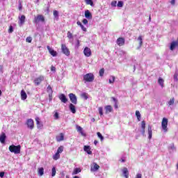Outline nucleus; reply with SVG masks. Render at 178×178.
I'll return each mask as SVG.
<instances>
[{"label":"nucleus","mask_w":178,"mask_h":178,"mask_svg":"<svg viewBox=\"0 0 178 178\" xmlns=\"http://www.w3.org/2000/svg\"><path fill=\"white\" fill-rule=\"evenodd\" d=\"M117 6H118V8H123V1H118Z\"/></svg>","instance_id":"49530a36"},{"label":"nucleus","mask_w":178,"mask_h":178,"mask_svg":"<svg viewBox=\"0 0 178 178\" xmlns=\"http://www.w3.org/2000/svg\"><path fill=\"white\" fill-rule=\"evenodd\" d=\"M52 94L53 93H49V101H52Z\"/></svg>","instance_id":"13d9d810"},{"label":"nucleus","mask_w":178,"mask_h":178,"mask_svg":"<svg viewBox=\"0 0 178 178\" xmlns=\"http://www.w3.org/2000/svg\"><path fill=\"white\" fill-rule=\"evenodd\" d=\"M21 99H22V101L27 99V94L24 90H21Z\"/></svg>","instance_id":"a211bd4d"},{"label":"nucleus","mask_w":178,"mask_h":178,"mask_svg":"<svg viewBox=\"0 0 178 178\" xmlns=\"http://www.w3.org/2000/svg\"><path fill=\"white\" fill-rule=\"evenodd\" d=\"M58 98L60 99V101H61V102H63V104H66V102H67V98L66 97V95H65V94L62 93L58 96Z\"/></svg>","instance_id":"6e6552de"},{"label":"nucleus","mask_w":178,"mask_h":178,"mask_svg":"<svg viewBox=\"0 0 178 178\" xmlns=\"http://www.w3.org/2000/svg\"><path fill=\"white\" fill-rule=\"evenodd\" d=\"M97 134L99 138H100L101 141H102L104 140V136H102V134H101V133L99 132H97Z\"/></svg>","instance_id":"c03bdc74"},{"label":"nucleus","mask_w":178,"mask_h":178,"mask_svg":"<svg viewBox=\"0 0 178 178\" xmlns=\"http://www.w3.org/2000/svg\"><path fill=\"white\" fill-rule=\"evenodd\" d=\"M105 109V113H111V112H113V108L111 105L106 106L104 107Z\"/></svg>","instance_id":"9b49d317"},{"label":"nucleus","mask_w":178,"mask_h":178,"mask_svg":"<svg viewBox=\"0 0 178 178\" xmlns=\"http://www.w3.org/2000/svg\"><path fill=\"white\" fill-rule=\"evenodd\" d=\"M61 51L63 54H64V55H65L66 56H70V51L69 50V48L66 47V44H61Z\"/></svg>","instance_id":"7ed1b4c3"},{"label":"nucleus","mask_w":178,"mask_h":178,"mask_svg":"<svg viewBox=\"0 0 178 178\" xmlns=\"http://www.w3.org/2000/svg\"><path fill=\"white\" fill-rule=\"evenodd\" d=\"M90 6H94V3L92 2V0H90Z\"/></svg>","instance_id":"e2e57ef3"},{"label":"nucleus","mask_w":178,"mask_h":178,"mask_svg":"<svg viewBox=\"0 0 178 178\" xmlns=\"http://www.w3.org/2000/svg\"><path fill=\"white\" fill-rule=\"evenodd\" d=\"M170 3L171 5H175V3H176V0H171Z\"/></svg>","instance_id":"680f3d73"},{"label":"nucleus","mask_w":178,"mask_h":178,"mask_svg":"<svg viewBox=\"0 0 178 178\" xmlns=\"http://www.w3.org/2000/svg\"><path fill=\"white\" fill-rule=\"evenodd\" d=\"M70 99L74 105H77V97H76V95L73 93L69 94Z\"/></svg>","instance_id":"20e7f679"},{"label":"nucleus","mask_w":178,"mask_h":178,"mask_svg":"<svg viewBox=\"0 0 178 178\" xmlns=\"http://www.w3.org/2000/svg\"><path fill=\"white\" fill-rule=\"evenodd\" d=\"M174 81H178L177 74H174Z\"/></svg>","instance_id":"6e6d98bb"},{"label":"nucleus","mask_w":178,"mask_h":178,"mask_svg":"<svg viewBox=\"0 0 178 178\" xmlns=\"http://www.w3.org/2000/svg\"><path fill=\"white\" fill-rule=\"evenodd\" d=\"M26 125L28 129H31V130H33L34 129V120L33 119L29 118L26 120Z\"/></svg>","instance_id":"39448f33"},{"label":"nucleus","mask_w":178,"mask_h":178,"mask_svg":"<svg viewBox=\"0 0 178 178\" xmlns=\"http://www.w3.org/2000/svg\"><path fill=\"white\" fill-rule=\"evenodd\" d=\"M85 17H86L87 19H88L90 17V10H87L85 12Z\"/></svg>","instance_id":"37998d69"},{"label":"nucleus","mask_w":178,"mask_h":178,"mask_svg":"<svg viewBox=\"0 0 178 178\" xmlns=\"http://www.w3.org/2000/svg\"><path fill=\"white\" fill-rule=\"evenodd\" d=\"M40 22H45V18L44 17V15H38L37 17L34 19L35 23H38Z\"/></svg>","instance_id":"423d86ee"},{"label":"nucleus","mask_w":178,"mask_h":178,"mask_svg":"<svg viewBox=\"0 0 178 178\" xmlns=\"http://www.w3.org/2000/svg\"><path fill=\"white\" fill-rule=\"evenodd\" d=\"M82 23H83V24H88V20H87L86 19H83Z\"/></svg>","instance_id":"5fc2aeb1"},{"label":"nucleus","mask_w":178,"mask_h":178,"mask_svg":"<svg viewBox=\"0 0 178 178\" xmlns=\"http://www.w3.org/2000/svg\"><path fill=\"white\" fill-rule=\"evenodd\" d=\"M104 73H105V70L102 68L99 72V74L101 77H102L104 76Z\"/></svg>","instance_id":"58836bf2"},{"label":"nucleus","mask_w":178,"mask_h":178,"mask_svg":"<svg viewBox=\"0 0 178 178\" xmlns=\"http://www.w3.org/2000/svg\"><path fill=\"white\" fill-rule=\"evenodd\" d=\"M76 24L78 26H80L83 31H87V28L84 27V26H83V24H81L80 21H78Z\"/></svg>","instance_id":"a878e982"},{"label":"nucleus","mask_w":178,"mask_h":178,"mask_svg":"<svg viewBox=\"0 0 178 178\" xmlns=\"http://www.w3.org/2000/svg\"><path fill=\"white\" fill-rule=\"evenodd\" d=\"M122 173L125 178H129V170H127V168H123Z\"/></svg>","instance_id":"4be33fe9"},{"label":"nucleus","mask_w":178,"mask_h":178,"mask_svg":"<svg viewBox=\"0 0 178 178\" xmlns=\"http://www.w3.org/2000/svg\"><path fill=\"white\" fill-rule=\"evenodd\" d=\"M67 37L69 38V40H72V38H73V33H72L70 31H68L67 33Z\"/></svg>","instance_id":"c9c22d12"},{"label":"nucleus","mask_w":178,"mask_h":178,"mask_svg":"<svg viewBox=\"0 0 178 178\" xmlns=\"http://www.w3.org/2000/svg\"><path fill=\"white\" fill-rule=\"evenodd\" d=\"M83 149L87 154H90V146L85 145Z\"/></svg>","instance_id":"4c0bfd02"},{"label":"nucleus","mask_w":178,"mask_h":178,"mask_svg":"<svg viewBox=\"0 0 178 178\" xmlns=\"http://www.w3.org/2000/svg\"><path fill=\"white\" fill-rule=\"evenodd\" d=\"M113 101L115 102V104H118V99L115 97H112Z\"/></svg>","instance_id":"052dcab7"},{"label":"nucleus","mask_w":178,"mask_h":178,"mask_svg":"<svg viewBox=\"0 0 178 178\" xmlns=\"http://www.w3.org/2000/svg\"><path fill=\"white\" fill-rule=\"evenodd\" d=\"M69 108L72 113H76V106H74V104H70Z\"/></svg>","instance_id":"412c9836"},{"label":"nucleus","mask_w":178,"mask_h":178,"mask_svg":"<svg viewBox=\"0 0 178 178\" xmlns=\"http://www.w3.org/2000/svg\"><path fill=\"white\" fill-rule=\"evenodd\" d=\"M114 107L115 108V109H118V103H115Z\"/></svg>","instance_id":"0e129e2a"},{"label":"nucleus","mask_w":178,"mask_h":178,"mask_svg":"<svg viewBox=\"0 0 178 178\" xmlns=\"http://www.w3.org/2000/svg\"><path fill=\"white\" fill-rule=\"evenodd\" d=\"M57 154H62L63 152V146H60L57 149Z\"/></svg>","instance_id":"473e14b6"},{"label":"nucleus","mask_w":178,"mask_h":178,"mask_svg":"<svg viewBox=\"0 0 178 178\" xmlns=\"http://www.w3.org/2000/svg\"><path fill=\"white\" fill-rule=\"evenodd\" d=\"M99 169V166L96 163H93L91 166L90 170L91 172H97Z\"/></svg>","instance_id":"4468645a"},{"label":"nucleus","mask_w":178,"mask_h":178,"mask_svg":"<svg viewBox=\"0 0 178 178\" xmlns=\"http://www.w3.org/2000/svg\"><path fill=\"white\" fill-rule=\"evenodd\" d=\"M104 108H102V107H99V113L101 116H102V115H104Z\"/></svg>","instance_id":"a18cd8bd"},{"label":"nucleus","mask_w":178,"mask_h":178,"mask_svg":"<svg viewBox=\"0 0 178 178\" xmlns=\"http://www.w3.org/2000/svg\"><path fill=\"white\" fill-rule=\"evenodd\" d=\"M47 92H49V94L54 93V90H52V87H51L50 85L47 86Z\"/></svg>","instance_id":"ea45409f"},{"label":"nucleus","mask_w":178,"mask_h":178,"mask_svg":"<svg viewBox=\"0 0 178 178\" xmlns=\"http://www.w3.org/2000/svg\"><path fill=\"white\" fill-rule=\"evenodd\" d=\"M124 38H119L118 39H117L116 43L118 44V45L119 47H123V45H124Z\"/></svg>","instance_id":"1a4fd4ad"},{"label":"nucleus","mask_w":178,"mask_h":178,"mask_svg":"<svg viewBox=\"0 0 178 178\" xmlns=\"http://www.w3.org/2000/svg\"><path fill=\"white\" fill-rule=\"evenodd\" d=\"M135 178H143V175L141 174H137Z\"/></svg>","instance_id":"4d7b16f0"},{"label":"nucleus","mask_w":178,"mask_h":178,"mask_svg":"<svg viewBox=\"0 0 178 178\" xmlns=\"http://www.w3.org/2000/svg\"><path fill=\"white\" fill-rule=\"evenodd\" d=\"M90 81H94V74H90Z\"/></svg>","instance_id":"8fccbe9b"},{"label":"nucleus","mask_w":178,"mask_h":178,"mask_svg":"<svg viewBox=\"0 0 178 178\" xmlns=\"http://www.w3.org/2000/svg\"><path fill=\"white\" fill-rule=\"evenodd\" d=\"M53 15L54 17H58L59 16V13L58 12V10H55L53 12Z\"/></svg>","instance_id":"79ce46f5"},{"label":"nucleus","mask_w":178,"mask_h":178,"mask_svg":"<svg viewBox=\"0 0 178 178\" xmlns=\"http://www.w3.org/2000/svg\"><path fill=\"white\" fill-rule=\"evenodd\" d=\"M176 47L178 48V39L177 41H173L170 47V51H173Z\"/></svg>","instance_id":"ddd939ff"},{"label":"nucleus","mask_w":178,"mask_h":178,"mask_svg":"<svg viewBox=\"0 0 178 178\" xmlns=\"http://www.w3.org/2000/svg\"><path fill=\"white\" fill-rule=\"evenodd\" d=\"M147 131L149 134V140H151L152 138V127L149 125L147 127Z\"/></svg>","instance_id":"6ab92c4d"},{"label":"nucleus","mask_w":178,"mask_h":178,"mask_svg":"<svg viewBox=\"0 0 178 178\" xmlns=\"http://www.w3.org/2000/svg\"><path fill=\"white\" fill-rule=\"evenodd\" d=\"M136 116L137 117L138 122H140L141 120V113H140V111H136Z\"/></svg>","instance_id":"c756f323"},{"label":"nucleus","mask_w":178,"mask_h":178,"mask_svg":"<svg viewBox=\"0 0 178 178\" xmlns=\"http://www.w3.org/2000/svg\"><path fill=\"white\" fill-rule=\"evenodd\" d=\"M51 72H56V67H54V65H51Z\"/></svg>","instance_id":"603ef678"},{"label":"nucleus","mask_w":178,"mask_h":178,"mask_svg":"<svg viewBox=\"0 0 178 178\" xmlns=\"http://www.w3.org/2000/svg\"><path fill=\"white\" fill-rule=\"evenodd\" d=\"M115 76H111L110 77V79H108V82L110 83V84H113V83H115Z\"/></svg>","instance_id":"f704fd0d"},{"label":"nucleus","mask_w":178,"mask_h":178,"mask_svg":"<svg viewBox=\"0 0 178 178\" xmlns=\"http://www.w3.org/2000/svg\"><path fill=\"white\" fill-rule=\"evenodd\" d=\"M116 3H118V2L116 1H113L111 2V6H116Z\"/></svg>","instance_id":"864d4df0"},{"label":"nucleus","mask_w":178,"mask_h":178,"mask_svg":"<svg viewBox=\"0 0 178 178\" xmlns=\"http://www.w3.org/2000/svg\"><path fill=\"white\" fill-rule=\"evenodd\" d=\"M56 140L58 142L63 141L65 140V135L63 133H60L58 136H56Z\"/></svg>","instance_id":"aec40b11"},{"label":"nucleus","mask_w":178,"mask_h":178,"mask_svg":"<svg viewBox=\"0 0 178 178\" xmlns=\"http://www.w3.org/2000/svg\"><path fill=\"white\" fill-rule=\"evenodd\" d=\"M47 49H48L50 55H51V56H56L58 55V52H56V51L52 49L51 48V47L47 46Z\"/></svg>","instance_id":"f8f14e48"},{"label":"nucleus","mask_w":178,"mask_h":178,"mask_svg":"<svg viewBox=\"0 0 178 178\" xmlns=\"http://www.w3.org/2000/svg\"><path fill=\"white\" fill-rule=\"evenodd\" d=\"M85 1L86 2L87 5H90V0H85Z\"/></svg>","instance_id":"69168bd1"},{"label":"nucleus","mask_w":178,"mask_h":178,"mask_svg":"<svg viewBox=\"0 0 178 178\" xmlns=\"http://www.w3.org/2000/svg\"><path fill=\"white\" fill-rule=\"evenodd\" d=\"M168 118H163L161 122V127L165 133L168 131Z\"/></svg>","instance_id":"f03ea898"},{"label":"nucleus","mask_w":178,"mask_h":178,"mask_svg":"<svg viewBox=\"0 0 178 178\" xmlns=\"http://www.w3.org/2000/svg\"><path fill=\"white\" fill-rule=\"evenodd\" d=\"M81 98L83 99H88V95L86 92H83L81 95Z\"/></svg>","instance_id":"2f4dec72"},{"label":"nucleus","mask_w":178,"mask_h":178,"mask_svg":"<svg viewBox=\"0 0 178 178\" xmlns=\"http://www.w3.org/2000/svg\"><path fill=\"white\" fill-rule=\"evenodd\" d=\"M3 176H5V172H0V177H3Z\"/></svg>","instance_id":"bf43d9fd"},{"label":"nucleus","mask_w":178,"mask_h":178,"mask_svg":"<svg viewBox=\"0 0 178 178\" xmlns=\"http://www.w3.org/2000/svg\"><path fill=\"white\" fill-rule=\"evenodd\" d=\"M94 144H95V145H97L98 144V140H95Z\"/></svg>","instance_id":"338daca9"},{"label":"nucleus","mask_w":178,"mask_h":178,"mask_svg":"<svg viewBox=\"0 0 178 178\" xmlns=\"http://www.w3.org/2000/svg\"><path fill=\"white\" fill-rule=\"evenodd\" d=\"M38 175H39V176L44 175V168L42 167V168H38Z\"/></svg>","instance_id":"bb28decb"},{"label":"nucleus","mask_w":178,"mask_h":178,"mask_svg":"<svg viewBox=\"0 0 178 178\" xmlns=\"http://www.w3.org/2000/svg\"><path fill=\"white\" fill-rule=\"evenodd\" d=\"M24 22H26V16L25 15H22L21 17H19V26H23V24H24Z\"/></svg>","instance_id":"2eb2a0df"},{"label":"nucleus","mask_w":178,"mask_h":178,"mask_svg":"<svg viewBox=\"0 0 178 178\" xmlns=\"http://www.w3.org/2000/svg\"><path fill=\"white\" fill-rule=\"evenodd\" d=\"M83 80H85V81H90V74L85 75L83 76Z\"/></svg>","instance_id":"e433bc0d"},{"label":"nucleus","mask_w":178,"mask_h":178,"mask_svg":"<svg viewBox=\"0 0 178 178\" xmlns=\"http://www.w3.org/2000/svg\"><path fill=\"white\" fill-rule=\"evenodd\" d=\"M142 134H145V121L141 122Z\"/></svg>","instance_id":"5701e85b"},{"label":"nucleus","mask_w":178,"mask_h":178,"mask_svg":"<svg viewBox=\"0 0 178 178\" xmlns=\"http://www.w3.org/2000/svg\"><path fill=\"white\" fill-rule=\"evenodd\" d=\"M55 175H56V168L53 167L51 169V176L52 177H55Z\"/></svg>","instance_id":"72a5a7b5"},{"label":"nucleus","mask_w":178,"mask_h":178,"mask_svg":"<svg viewBox=\"0 0 178 178\" xmlns=\"http://www.w3.org/2000/svg\"><path fill=\"white\" fill-rule=\"evenodd\" d=\"M76 130L78 133L81 134V136H82L83 137H86V134L84 133V130L81 127L76 125Z\"/></svg>","instance_id":"9d476101"},{"label":"nucleus","mask_w":178,"mask_h":178,"mask_svg":"<svg viewBox=\"0 0 178 178\" xmlns=\"http://www.w3.org/2000/svg\"><path fill=\"white\" fill-rule=\"evenodd\" d=\"M81 169L79 168H76L74 169L73 172H72V175H78V173H81Z\"/></svg>","instance_id":"b1692460"},{"label":"nucleus","mask_w":178,"mask_h":178,"mask_svg":"<svg viewBox=\"0 0 178 178\" xmlns=\"http://www.w3.org/2000/svg\"><path fill=\"white\" fill-rule=\"evenodd\" d=\"M35 122H36L38 129H42L44 125L42 124V122L40 121V118H36Z\"/></svg>","instance_id":"dca6fc26"},{"label":"nucleus","mask_w":178,"mask_h":178,"mask_svg":"<svg viewBox=\"0 0 178 178\" xmlns=\"http://www.w3.org/2000/svg\"><path fill=\"white\" fill-rule=\"evenodd\" d=\"M6 140V134L2 133L0 136V142L1 144H5V140Z\"/></svg>","instance_id":"f3484780"},{"label":"nucleus","mask_w":178,"mask_h":178,"mask_svg":"<svg viewBox=\"0 0 178 178\" xmlns=\"http://www.w3.org/2000/svg\"><path fill=\"white\" fill-rule=\"evenodd\" d=\"M22 4H19V10H22Z\"/></svg>","instance_id":"774afa93"},{"label":"nucleus","mask_w":178,"mask_h":178,"mask_svg":"<svg viewBox=\"0 0 178 178\" xmlns=\"http://www.w3.org/2000/svg\"><path fill=\"white\" fill-rule=\"evenodd\" d=\"M60 158V154L58 152H56L54 156H53V159L54 161H58Z\"/></svg>","instance_id":"cd10ccee"},{"label":"nucleus","mask_w":178,"mask_h":178,"mask_svg":"<svg viewBox=\"0 0 178 178\" xmlns=\"http://www.w3.org/2000/svg\"><path fill=\"white\" fill-rule=\"evenodd\" d=\"M42 81H44V76L42 75H40L39 77L35 79L34 80V83L36 86H40Z\"/></svg>","instance_id":"0eeeda50"},{"label":"nucleus","mask_w":178,"mask_h":178,"mask_svg":"<svg viewBox=\"0 0 178 178\" xmlns=\"http://www.w3.org/2000/svg\"><path fill=\"white\" fill-rule=\"evenodd\" d=\"M33 41V38L31 37H27L26 38V42H31Z\"/></svg>","instance_id":"09e8293b"},{"label":"nucleus","mask_w":178,"mask_h":178,"mask_svg":"<svg viewBox=\"0 0 178 178\" xmlns=\"http://www.w3.org/2000/svg\"><path fill=\"white\" fill-rule=\"evenodd\" d=\"M175 104V97H172V99H170V101L168 102V105L169 106L173 105Z\"/></svg>","instance_id":"7c9ffc66"},{"label":"nucleus","mask_w":178,"mask_h":178,"mask_svg":"<svg viewBox=\"0 0 178 178\" xmlns=\"http://www.w3.org/2000/svg\"><path fill=\"white\" fill-rule=\"evenodd\" d=\"M163 83H165V81L162 78L159 77V84L161 86V87H162V88H163V87H164Z\"/></svg>","instance_id":"c85d7f7f"},{"label":"nucleus","mask_w":178,"mask_h":178,"mask_svg":"<svg viewBox=\"0 0 178 178\" xmlns=\"http://www.w3.org/2000/svg\"><path fill=\"white\" fill-rule=\"evenodd\" d=\"M83 54L85 56H90V49L88 47H86L83 50Z\"/></svg>","instance_id":"393cba45"},{"label":"nucleus","mask_w":178,"mask_h":178,"mask_svg":"<svg viewBox=\"0 0 178 178\" xmlns=\"http://www.w3.org/2000/svg\"><path fill=\"white\" fill-rule=\"evenodd\" d=\"M13 31V26H12V25H10V26H9V29H8V33H10V34H12V32Z\"/></svg>","instance_id":"de8ad7c7"},{"label":"nucleus","mask_w":178,"mask_h":178,"mask_svg":"<svg viewBox=\"0 0 178 178\" xmlns=\"http://www.w3.org/2000/svg\"><path fill=\"white\" fill-rule=\"evenodd\" d=\"M138 40L139 41V46L141 47V45H143V37L139 36L138 38Z\"/></svg>","instance_id":"a19ab883"},{"label":"nucleus","mask_w":178,"mask_h":178,"mask_svg":"<svg viewBox=\"0 0 178 178\" xmlns=\"http://www.w3.org/2000/svg\"><path fill=\"white\" fill-rule=\"evenodd\" d=\"M8 149L10 152H13V154H20V149H22V146H20V145H18L17 146L15 145H12L9 146Z\"/></svg>","instance_id":"f257e3e1"},{"label":"nucleus","mask_w":178,"mask_h":178,"mask_svg":"<svg viewBox=\"0 0 178 178\" xmlns=\"http://www.w3.org/2000/svg\"><path fill=\"white\" fill-rule=\"evenodd\" d=\"M54 118L55 119H59V113L58 112L54 113Z\"/></svg>","instance_id":"3c124183"}]
</instances>
